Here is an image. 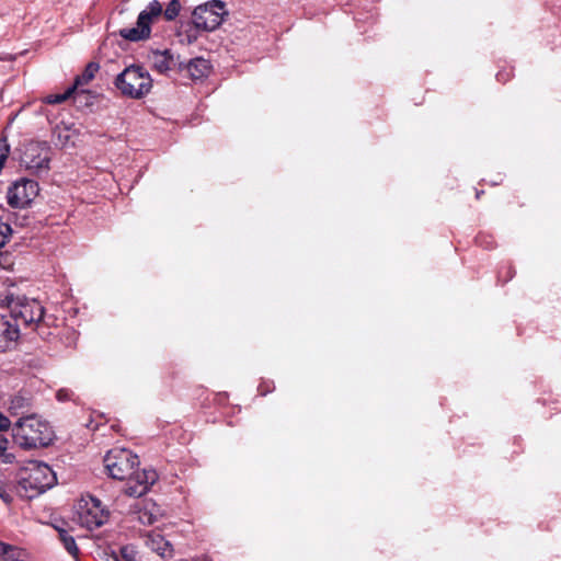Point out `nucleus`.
Wrapping results in <instances>:
<instances>
[{
	"mask_svg": "<svg viewBox=\"0 0 561 561\" xmlns=\"http://www.w3.org/2000/svg\"><path fill=\"white\" fill-rule=\"evenodd\" d=\"M12 432L15 443L24 449L47 447L55 438L49 423L35 414L20 417Z\"/></svg>",
	"mask_w": 561,
	"mask_h": 561,
	"instance_id": "obj_1",
	"label": "nucleus"
},
{
	"mask_svg": "<svg viewBox=\"0 0 561 561\" xmlns=\"http://www.w3.org/2000/svg\"><path fill=\"white\" fill-rule=\"evenodd\" d=\"M55 482V472L48 465L31 460L19 472L16 493L21 497L33 499L51 488Z\"/></svg>",
	"mask_w": 561,
	"mask_h": 561,
	"instance_id": "obj_2",
	"label": "nucleus"
},
{
	"mask_svg": "<svg viewBox=\"0 0 561 561\" xmlns=\"http://www.w3.org/2000/svg\"><path fill=\"white\" fill-rule=\"evenodd\" d=\"M180 10L181 4L179 0H171L164 11L158 0H152L146 9L139 13L136 26L122 28L119 35L131 42L147 39L151 33V24L156 19L163 13L167 21H173L179 15Z\"/></svg>",
	"mask_w": 561,
	"mask_h": 561,
	"instance_id": "obj_3",
	"label": "nucleus"
},
{
	"mask_svg": "<svg viewBox=\"0 0 561 561\" xmlns=\"http://www.w3.org/2000/svg\"><path fill=\"white\" fill-rule=\"evenodd\" d=\"M1 306L9 310L18 328L24 325L35 329L44 318V307L34 298L7 295L4 299L1 300Z\"/></svg>",
	"mask_w": 561,
	"mask_h": 561,
	"instance_id": "obj_4",
	"label": "nucleus"
},
{
	"mask_svg": "<svg viewBox=\"0 0 561 561\" xmlns=\"http://www.w3.org/2000/svg\"><path fill=\"white\" fill-rule=\"evenodd\" d=\"M115 84L124 95L140 99L151 90L152 79L141 67L130 66L117 76Z\"/></svg>",
	"mask_w": 561,
	"mask_h": 561,
	"instance_id": "obj_5",
	"label": "nucleus"
},
{
	"mask_svg": "<svg viewBox=\"0 0 561 561\" xmlns=\"http://www.w3.org/2000/svg\"><path fill=\"white\" fill-rule=\"evenodd\" d=\"M21 165L35 174L47 173L50 162V147L46 141H28L23 145Z\"/></svg>",
	"mask_w": 561,
	"mask_h": 561,
	"instance_id": "obj_6",
	"label": "nucleus"
},
{
	"mask_svg": "<svg viewBox=\"0 0 561 561\" xmlns=\"http://www.w3.org/2000/svg\"><path fill=\"white\" fill-rule=\"evenodd\" d=\"M139 465L138 456L125 448L110 450L104 457V466L113 479L126 480Z\"/></svg>",
	"mask_w": 561,
	"mask_h": 561,
	"instance_id": "obj_7",
	"label": "nucleus"
},
{
	"mask_svg": "<svg viewBox=\"0 0 561 561\" xmlns=\"http://www.w3.org/2000/svg\"><path fill=\"white\" fill-rule=\"evenodd\" d=\"M224 14V2L211 0L194 9L192 22L196 30L210 32L221 24Z\"/></svg>",
	"mask_w": 561,
	"mask_h": 561,
	"instance_id": "obj_8",
	"label": "nucleus"
},
{
	"mask_svg": "<svg viewBox=\"0 0 561 561\" xmlns=\"http://www.w3.org/2000/svg\"><path fill=\"white\" fill-rule=\"evenodd\" d=\"M37 194V182L28 179H21L8 188L7 202L12 208H24L31 204Z\"/></svg>",
	"mask_w": 561,
	"mask_h": 561,
	"instance_id": "obj_9",
	"label": "nucleus"
},
{
	"mask_svg": "<svg viewBox=\"0 0 561 561\" xmlns=\"http://www.w3.org/2000/svg\"><path fill=\"white\" fill-rule=\"evenodd\" d=\"M78 514L80 524L90 530L104 525L110 516L108 511L105 510L101 501L94 496H89V499L84 501V505L80 506Z\"/></svg>",
	"mask_w": 561,
	"mask_h": 561,
	"instance_id": "obj_10",
	"label": "nucleus"
},
{
	"mask_svg": "<svg viewBox=\"0 0 561 561\" xmlns=\"http://www.w3.org/2000/svg\"><path fill=\"white\" fill-rule=\"evenodd\" d=\"M127 483L125 485L124 492L134 497H139L146 494L150 486L156 483L158 480V473L154 469H144L136 470L134 469V473L130 477L126 478Z\"/></svg>",
	"mask_w": 561,
	"mask_h": 561,
	"instance_id": "obj_11",
	"label": "nucleus"
},
{
	"mask_svg": "<svg viewBox=\"0 0 561 561\" xmlns=\"http://www.w3.org/2000/svg\"><path fill=\"white\" fill-rule=\"evenodd\" d=\"M145 545L162 559H170L173 556L172 545L164 537L156 531H149L144 536Z\"/></svg>",
	"mask_w": 561,
	"mask_h": 561,
	"instance_id": "obj_12",
	"label": "nucleus"
},
{
	"mask_svg": "<svg viewBox=\"0 0 561 561\" xmlns=\"http://www.w3.org/2000/svg\"><path fill=\"white\" fill-rule=\"evenodd\" d=\"M20 331L5 316H0V352L10 350L19 339Z\"/></svg>",
	"mask_w": 561,
	"mask_h": 561,
	"instance_id": "obj_13",
	"label": "nucleus"
},
{
	"mask_svg": "<svg viewBox=\"0 0 561 561\" xmlns=\"http://www.w3.org/2000/svg\"><path fill=\"white\" fill-rule=\"evenodd\" d=\"M151 68L159 73H167L175 65V58L169 49L153 50L148 55Z\"/></svg>",
	"mask_w": 561,
	"mask_h": 561,
	"instance_id": "obj_14",
	"label": "nucleus"
},
{
	"mask_svg": "<svg viewBox=\"0 0 561 561\" xmlns=\"http://www.w3.org/2000/svg\"><path fill=\"white\" fill-rule=\"evenodd\" d=\"M135 514L137 515V519L140 524L152 525L159 519L161 511L156 503L151 501H144Z\"/></svg>",
	"mask_w": 561,
	"mask_h": 561,
	"instance_id": "obj_15",
	"label": "nucleus"
},
{
	"mask_svg": "<svg viewBox=\"0 0 561 561\" xmlns=\"http://www.w3.org/2000/svg\"><path fill=\"white\" fill-rule=\"evenodd\" d=\"M100 66L96 62H89L83 72L75 79L73 84L71 88H75V93L80 94L84 93L85 90L83 89L84 85H87L95 76V73L99 71Z\"/></svg>",
	"mask_w": 561,
	"mask_h": 561,
	"instance_id": "obj_16",
	"label": "nucleus"
},
{
	"mask_svg": "<svg viewBox=\"0 0 561 561\" xmlns=\"http://www.w3.org/2000/svg\"><path fill=\"white\" fill-rule=\"evenodd\" d=\"M209 62L204 58H194L186 65V71L192 79H202L207 76Z\"/></svg>",
	"mask_w": 561,
	"mask_h": 561,
	"instance_id": "obj_17",
	"label": "nucleus"
},
{
	"mask_svg": "<svg viewBox=\"0 0 561 561\" xmlns=\"http://www.w3.org/2000/svg\"><path fill=\"white\" fill-rule=\"evenodd\" d=\"M31 407V400L21 393L14 394L8 405V410L12 415H19L27 412Z\"/></svg>",
	"mask_w": 561,
	"mask_h": 561,
	"instance_id": "obj_18",
	"label": "nucleus"
},
{
	"mask_svg": "<svg viewBox=\"0 0 561 561\" xmlns=\"http://www.w3.org/2000/svg\"><path fill=\"white\" fill-rule=\"evenodd\" d=\"M21 551L11 545L0 541V560L1 561H18L20 560Z\"/></svg>",
	"mask_w": 561,
	"mask_h": 561,
	"instance_id": "obj_19",
	"label": "nucleus"
},
{
	"mask_svg": "<svg viewBox=\"0 0 561 561\" xmlns=\"http://www.w3.org/2000/svg\"><path fill=\"white\" fill-rule=\"evenodd\" d=\"M59 537L61 542L64 543L65 549L71 554L72 557H78L79 549L77 547L75 538L69 535L66 530L59 531Z\"/></svg>",
	"mask_w": 561,
	"mask_h": 561,
	"instance_id": "obj_20",
	"label": "nucleus"
},
{
	"mask_svg": "<svg viewBox=\"0 0 561 561\" xmlns=\"http://www.w3.org/2000/svg\"><path fill=\"white\" fill-rule=\"evenodd\" d=\"M75 94V88L69 87L64 93L48 94L43 99L47 104H60Z\"/></svg>",
	"mask_w": 561,
	"mask_h": 561,
	"instance_id": "obj_21",
	"label": "nucleus"
},
{
	"mask_svg": "<svg viewBox=\"0 0 561 561\" xmlns=\"http://www.w3.org/2000/svg\"><path fill=\"white\" fill-rule=\"evenodd\" d=\"M121 556L125 561H139L138 551L133 546L122 547Z\"/></svg>",
	"mask_w": 561,
	"mask_h": 561,
	"instance_id": "obj_22",
	"label": "nucleus"
},
{
	"mask_svg": "<svg viewBox=\"0 0 561 561\" xmlns=\"http://www.w3.org/2000/svg\"><path fill=\"white\" fill-rule=\"evenodd\" d=\"M0 499L5 503L10 504L13 500L11 490L2 479V474L0 473Z\"/></svg>",
	"mask_w": 561,
	"mask_h": 561,
	"instance_id": "obj_23",
	"label": "nucleus"
},
{
	"mask_svg": "<svg viewBox=\"0 0 561 561\" xmlns=\"http://www.w3.org/2000/svg\"><path fill=\"white\" fill-rule=\"evenodd\" d=\"M11 227L7 224L0 222V249L8 242Z\"/></svg>",
	"mask_w": 561,
	"mask_h": 561,
	"instance_id": "obj_24",
	"label": "nucleus"
},
{
	"mask_svg": "<svg viewBox=\"0 0 561 561\" xmlns=\"http://www.w3.org/2000/svg\"><path fill=\"white\" fill-rule=\"evenodd\" d=\"M9 440L0 434V456L4 457V461L10 462L13 457L11 454H5Z\"/></svg>",
	"mask_w": 561,
	"mask_h": 561,
	"instance_id": "obj_25",
	"label": "nucleus"
},
{
	"mask_svg": "<svg viewBox=\"0 0 561 561\" xmlns=\"http://www.w3.org/2000/svg\"><path fill=\"white\" fill-rule=\"evenodd\" d=\"M11 426L10 420L0 412V431H8Z\"/></svg>",
	"mask_w": 561,
	"mask_h": 561,
	"instance_id": "obj_26",
	"label": "nucleus"
},
{
	"mask_svg": "<svg viewBox=\"0 0 561 561\" xmlns=\"http://www.w3.org/2000/svg\"><path fill=\"white\" fill-rule=\"evenodd\" d=\"M70 394H71V392L69 390L60 389V390L57 391L56 398L59 401H66V400L70 399Z\"/></svg>",
	"mask_w": 561,
	"mask_h": 561,
	"instance_id": "obj_27",
	"label": "nucleus"
},
{
	"mask_svg": "<svg viewBox=\"0 0 561 561\" xmlns=\"http://www.w3.org/2000/svg\"><path fill=\"white\" fill-rule=\"evenodd\" d=\"M64 139H65V141H64L62 144H64V145H67V142H68V140H69V135H65V136H64Z\"/></svg>",
	"mask_w": 561,
	"mask_h": 561,
	"instance_id": "obj_28",
	"label": "nucleus"
}]
</instances>
